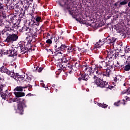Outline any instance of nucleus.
I'll use <instances>...</instances> for the list:
<instances>
[{"label":"nucleus","mask_w":130,"mask_h":130,"mask_svg":"<svg viewBox=\"0 0 130 130\" xmlns=\"http://www.w3.org/2000/svg\"><path fill=\"white\" fill-rule=\"evenodd\" d=\"M6 15L4 14L3 15H0V26L3 27L4 25L6 26L4 28V35H9L8 37L6 38L5 40V42H7L9 44L14 43L15 41H18V38L19 36L16 34H11V32L13 31H17L19 29V25H17V23H13V21H10L9 20H5L4 22L5 19H6Z\"/></svg>","instance_id":"f257e3e1"},{"label":"nucleus","mask_w":130,"mask_h":130,"mask_svg":"<svg viewBox=\"0 0 130 130\" xmlns=\"http://www.w3.org/2000/svg\"><path fill=\"white\" fill-rule=\"evenodd\" d=\"M14 94L17 98L14 99L13 100V98H10V100L11 101L18 103L17 112H18L20 115H23L24 114V108H27V105L26 104L25 99H21L20 97H24L25 93L24 92L15 91Z\"/></svg>","instance_id":"f03ea898"},{"label":"nucleus","mask_w":130,"mask_h":130,"mask_svg":"<svg viewBox=\"0 0 130 130\" xmlns=\"http://www.w3.org/2000/svg\"><path fill=\"white\" fill-rule=\"evenodd\" d=\"M19 52L20 53H27L28 52V48L25 46L24 44H18L17 47L14 48L11 47L9 50H2V54H9V56H16L19 54ZM23 52V53H22Z\"/></svg>","instance_id":"7ed1b4c3"},{"label":"nucleus","mask_w":130,"mask_h":130,"mask_svg":"<svg viewBox=\"0 0 130 130\" xmlns=\"http://www.w3.org/2000/svg\"><path fill=\"white\" fill-rule=\"evenodd\" d=\"M59 6L63 8L65 13L69 12L70 15L72 16L74 19H76V21L82 23V24H85L83 20H79L77 18V16L75 14V12L73 11V2L71 0H59L58 2Z\"/></svg>","instance_id":"20e7f679"},{"label":"nucleus","mask_w":130,"mask_h":130,"mask_svg":"<svg viewBox=\"0 0 130 130\" xmlns=\"http://www.w3.org/2000/svg\"><path fill=\"white\" fill-rule=\"evenodd\" d=\"M0 94L2 98L6 100L9 99V97H11L12 93L9 91L6 85L0 83Z\"/></svg>","instance_id":"39448f33"},{"label":"nucleus","mask_w":130,"mask_h":130,"mask_svg":"<svg viewBox=\"0 0 130 130\" xmlns=\"http://www.w3.org/2000/svg\"><path fill=\"white\" fill-rule=\"evenodd\" d=\"M94 82L98 87L100 88H109V84L108 82L104 80L102 77H98L97 78L93 79Z\"/></svg>","instance_id":"423d86ee"},{"label":"nucleus","mask_w":130,"mask_h":130,"mask_svg":"<svg viewBox=\"0 0 130 130\" xmlns=\"http://www.w3.org/2000/svg\"><path fill=\"white\" fill-rule=\"evenodd\" d=\"M107 56L106 59H116V58L119 55V51H117L115 50H110L107 51Z\"/></svg>","instance_id":"0eeeda50"},{"label":"nucleus","mask_w":130,"mask_h":130,"mask_svg":"<svg viewBox=\"0 0 130 130\" xmlns=\"http://www.w3.org/2000/svg\"><path fill=\"white\" fill-rule=\"evenodd\" d=\"M11 78H13L15 81H17V82H19L20 83H22V82H25V81H26L25 79V75H19V73H15L14 72L13 74H12Z\"/></svg>","instance_id":"6e6552de"},{"label":"nucleus","mask_w":130,"mask_h":130,"mask_svg":"<svg viewBox=\"0 0 130 130\" xmlns=\"http://www.w3.org/2000/svg\"><path fill=\"white\" fill-rule=\"evenodd\" d=\"M92 73L95 75H93L92 77L93 79L102 77V71L101 70L97 69V66L95 64H94Z\"/></svg>","instance_id":"1a4fd4ad"},{"label":"nucleus","mask_w":130,"mask_h":130,"mask_svg":"<svg viewBox=\"0 0 130 130\" xmlns=\"http://www.w3.org/2000/svg\"><path fill=\"white\" fill-rule=\"evenodd\" d=\"M64 48H66V45L62 44L59 41L56 42L55 45H54L55 52H58V51L64 52Z\"/></svg>","instance_id":"9d476101"},{"label":"nucleus","mask_w":130,"mask_h":130,"mask_svg":"<svg viewBox=\"0 0 130 130\" xmlns=\"http://www.w3.org/2000/svg\"><path fill=\"white\" fill-rule=\"evenodd\" d=\"M117 40V38H115V37H111L110 36H109L107 38H105L104 41H105L107 44H109L110 45H114Z\"/></svg>","instance_id":"9b49d317"},{"label":"nucleus","mask_w":130,"mask_h":130,"mask_svg":"<svg viewBox=\"0 0 130 130\" xmlns=\"http://www.w3.org/2000/svg\"><path fill=\"white\" fill-rule=\"evenodd\" d=\"M111 73H112V71L111 70L108 69V68L105 70L103 72H102V77L103 79L107 80L108 78H110Z\"/></svg>","instance_id":"f8f14e48"},{"label":"nucleus","mask_w":130,"mask_h":130,"mask_svg":"<svg viewBox=\"0 0 130 130\" xmlns=\"http://www.w3.org/2000/svg\"><path fill=\"white\" fill-rule=\"evenodd\" d=\"M107 62H106V66L109 70L113 69V66H114V59H106Z\"/></svg>","instance_id":"ddd939ff"},{"label":"nucleus","mask_w":130,"mask_h":130,"mask_svg":"<svg viewBox=\"0 0 130 130\" xmlns=\"http://www.w3.org/2000/svg\"><path fill=\"white\" fill-rule=\"evenodd\" d=\"M27 33L29 36L34 37V38L37 37V30L33 28H31L28 27Z\"/></svg>","instance_id":"4468645a"},{"label":"nucleus","mask_w":130,"mask_h":130,"mask_svg":"<svg viewBox=\"0 0 130 130\" xmlns=\"http://www.w3.org/2000/svg\"><path fill=\"white\" fill-rule=\"evenodd\" d=\"M0 72H1V73H5V74H7V75H8V76H10V77H12V74H13V75L14 73V72L10 71V70L7 69V68H6V67L5 66H2L0 68Z\"/></svg>","instance_id":"2eb2a0df"},{"label":"nucleus","mask_w":130,"mask_h":130,"mask_svg":"<svg viewBox=\"0 0 130 130\" xmlns=\"http://www.w3.org/2000/svg\"><path fill=\"white\" fill-rule=\"evenodd\" d=\"M91 74H88V73H86L85 74H82L81 75V77H79L78 78V80L79 81H82L83 80V81H88L91 77Z\"/></svg>","instance_id":"dca6fc26"},{"label":"nucleus","mask_w":130,"mask_h":130,"mask_svg":"<svg viewBox=\"0 0 130 130\" xmlns=\"http://www.w3.org/2000/svg\"><path fill=\"white\" fill-rule=\"evenodd\" d=\"M32 18H33V20L35 21L36 25L37 26H39L40 23L43 22V20L41 19V17L40 16H37L35 17L32 16Z\"/></svg>","instance_id":"f3484780"},{"label":"nucleus","mask_w":130,"mask_h":130,"mask_svg":"<svg viewBox=\"0 0 130 130\" xmlns=\"http://www.w3.org/2000/svg\"><path fill=\"white\" fill-rule=\"evenodd\" d=\"M21 2V4L23 5L25 10H27L29 8V6H30V3L28 0H19V3Z\"/></svg>","instance_id":"a211bd4d"},{"label":"nucleus","mask_w":130,"mask_h":130,"mask_svg":"<svg viewBox=\"0 0 130 130\" xmlns=\"http://www.w3.org/2000/svg\"><path fill=\"white\" fill-rule=\"evenodd\" d=\"M105 40V39H103L102 40H100L99 41L94 45L95 48H100L102 45L106 43V42L104 41Z\"/></svg>","instance_id":"6ab92c4d"},{"label":"nucleus","mask_w":130,"mask_h":130,"mask_svg":"<svg viewBox=\"0 0 130 130\" xmlns=\"http://www.w3.org/2000/svg\"><path fill=\"white\" fill-rule=\"evenodd\" d=\"M94 67H95L94 64H92L91 66H87V67L86 70V74H88L89 75H91V73H92L93 69H94Z\"/></svg>","instance_id":"aec40b11"},{"label":"nucleus","mask_w":130,"mask_h":130,"mask_svg":"<svg viewBox=\"0 0 130 130\" xmlns=\"http://www.w3.org/2000/svg\"><path fill=\"white\" fill-rule=\"evenodd\" d=\"M25 16V11L23 9H21L20 12V14L18 15V21L21 22L22 20H23V18H24V16Z\"/></svg>","instance_id":"412c9836"},{"label":"nucleus","mask_w":130,"mask_h":130,"mask_svg":"<svg viewBox=\"0 0 130 130\" xmlns=\"http://www.w3.org/2000/svg\"><path fill=\"white\" fill-rule=\"evenodd\" d=\"M5 8V12L6 11H11L12 10H14V6H13L12 4H9L6 5V6H4Z\"/></svg>","instance_id":"4be33fe9"},{"label":"nucleus","mask_w":130,"mask_h":130,"mask_svg":"<svg viewBox=\"0 0 130 130\" xmlns=\"http://www.w3.org/2000/svg\"><path fill=\"white\" fill-rule=\"evenodd\" d=\"M27 86H17L14 89V91H17L19 92H23V89H26Z\"/></svg>","instance_id":"5701e85b"},{"label":"nucleus","mask_w":130,"mask_h":130,"mask_svg":"<svg viewBox=\"0 0 130 130\" xmlns=\"http://www.w3.org/2000/svg\"><path fill=\"white\" fill-rule=\"evenodd\" d=\"M121 67H123V71L125 72H128L130 71V64L127 63L125 66L122 65Z\"/></svg>","instance_id":"b1692460"},{"label":"nucleus","mask_w":130,"mask_h":130,"mask_svg":"<svg viewBox=\"0 0 130 130\" xmlns=\"http://www.w3.org/2000/svg\"><path fill=\"white\" fill-rule=\"evenodd\" d=\"M67 51L68 54H70L71 52H73V48L71 46H68L65 45L64 52Z\"/></svg>","instance_id":"393cba45"},{"label":"nucleus","mask_w":130,"mask_h":130,"mask_svg":"<svg viewBox=\"0 0 130 130\" xmlns=\"http://www.w3.org/2000/svg\"><path fill=\"white\" fill-rule=\"evenodd\" d=\"M35 25H36V21H34L33 18H31V21L28 23V26L29 27H33Z\"/></svg>","instance_id":"a878e982"},{"label":"nucleus","mask_w":130,"mask_h":130,"mask_svg":"<svg viewBox=\"0 0 130 130\" xmlns=\"http://www.w3.org/2000/svg\"><path fill=\"white\" fill-rule=\"evenodd\" d=\"M62 68L66 69V70H69V69L70 70H72V69L73 68V66L72 64H69L68 62V64H63Z\"/></svg>","instance_id":"bb28decb"},{"label":"nucleus","mask_w":130,"mask_h":130,"mask_svg":"<svg viewBox=\"0 0 130 130\" xmlns=\"http://www.w3.org/2000/svg\"><path fill=\"white\" fill-rule=\"evenodd\" d=\"M69 62V60L67 59V58L66 56H63L62 57V63L61 64V66L62 68V64H67Z\"/></svg>","instance_id":"cd10ccee"},{"label":"nucleus","mask_w":130,"mask_h":130,"mask_svg":"<svg viewBox=\"0 0 130 130\" xmlns=\"http://www.w3.org/2000/svg\"><path fill=\"white\" fill-rule=\"evenodd\" d=\"M28 27L26 26H23L20 29H19V31L21 33H23V32H27L28 31Z\"/></svg>","instance_id":"c85d7f7f"},{"label":"nucleus","mask_w":130,"mask_h":130,"mask_svg":"<svg viewBox=\"0 0 130 130\" xmlns=\"http://www.w3.org/2000/svg\"><path fill=\"white\" fill-rule=\"evenodd\" d=\"M33 38H34V37H31V36H29L28 38H27V44H31V43L32 42V40H33Z\"/></svg>","instance_id":"c756f323"},{"label":"nucleus","mask_w":130,"mask_h":130,"mask_svg":"<svg viewBox=\"0 0 130 130\" xmlns=\"http://www.w3.org/2000/svg\"><path fill=\"white\" fill-rule=\"evenodd\" d=\"M126 4H127V1H126V0H124L123 1L119 3L118 8H120V7H121V6H124V5H126Z\"/></svg>","instance_id":"7c9ffc66"},{"label":"nucleus","mask_w":130,"mask_h":130,"mask_svg":"<svg viewBox=\"0 0 130 130\" xmlns=\"http://www.w3.org/2000/svg\"><path fill=\"white\" fill-rule=\"evenodd\" d=\"M114 82H117V83L120 82L121 81V77L120 76H116V77L114 78Z\"/></svg>","instance_id":"2f4dec72"},{"label":"nucleus","mask_w":130,"mask_h":130,"mask_svg":"<svg viewBox=\"0 0 130 130\" xmlns=\"http://www.w3.org/2000/svg\"><path fill=\"white\" fill-rule=\"evenodd\" d=\"M2 34L3 37H9V36H10L9 35H5V32H4V29H3L1 31H0V40H1V38H2V37H1Z\"/></svg>","instance_id":"473e14b6"},{"label":"nucleus","mask_w":130,"mask_h":130,"mask_svg":"<svg viewBox=\"0 0 130 130\" xmlns=\"http://www.w3.org/2000/svg\"><path fill=\"white\" fill-rule=\"evenodd\" d=\"M124 51L125 53H130V48L129 47L126 46L124 49Z\"/></svg>","instance_id":"72a5a7b5"},{"label":"nucleus","mask_w":130,"mask_h":130,"mask_svg":"<svg viewBox=\"0 0 130 130\" xmlns=\"http://www.w3.org/2000/svg\"><path fill=\"white\" fill-rule=\"evenodd\" d=\"M123 46V44L121 43L117 45V48L118 50H120V51H121V49H122Z\"/></svg>","instance_id":"f704fd0d"},{"label":"nucleus","mask_w":130,"mask_h":130,"mask_svg":"<svg viewBox=\"0 0 130 130\" xmlns=\"http://www.w3.org/2000/svg\"><path fill=\"white\" fill-rule=\"evenodd\" d=\"M0 10H2L3 13L5 12V6H4V4L2 1H0Z\"/></svg>","instance_id":"c9c22d12"},{"label":"nucleus","mask_w":130,"mask_h":130,"mask_svg":"<svg viewBox=\"0 0 130 130\" xmlns=\"http://www.w3.org/2000/svg\"><path fill=\"white\" fill-rule=\"evenodd\" d=\"M87 67H88L87 64L82 66L81 67L82 71H83L84 73H86V70H87Z\"/></svg>","instance_id":"e433bc0d"},{"label":"nucleus","mask_w":130,"mask_h":130,"mask_svg":"<svg viewBox=\"0 0 130 130\" xmlns=\"http://www.w3.org/2000/svg\"><path fill=\"white\" fill-rule=\"evenodd\" d=\"M53 38V37H51L50 39L47 40L46 41V43L47 44H52V41L51 40V39H52Z\"/></svg>","instance_id":"4c0bfd02"},{"label":"nucleus","mask_w":130,"mask_h":130,"mask_svg":"<svg viewBox=\"0 0 130 130\" xmlns=\"http://www.w3.org/2000/svg\"><path fill=\"white\" fill-rule=\"evenodd\" d=\"M5 3L6 4V6H7L8 5H12V0H5Z\"/></svg>","instance_id":"58836bf2"},{"label":"nucleus","mask_w":130,"mask_h":130,"mask_svg":"<svg viewBox=\"0 0 130 130\" xmlns=\"http://www.w3.org/2000/svg\"><path fill=\"white\" fill-rule=\"evenodd\" d=\"M122 94H130V88H128L126 90H124Z\"/></svg>","instance_id":"ea45409f"},{"label":"nucleus","mask_w":130,"mask_h":130,"mask_svg":"<svg viewBox=\"0 0 130 130\" xmlns=\"http://www.w3.org/2000/svg\"><path fill=\"white\" fill-rule=\"evenodd\" d=\"M120 67V65H119V62L117 61L116 64H115L114 67L115 69H118V70H119V67Z\"/></svg>","instance_id":"a19ab883"},{"label":"nucleus","mask_w":130,"mask_h":130,"mask_svg":"<svg viewBox=\"0 0 130 130\" xmlns=\"http://www.w3.org/2000/svg\"><path fill=\"white\" fill-rule=\"evenodd\" d=\"M114 105H115V106H117V107L119 106V105H120V100L118 101V102H115Z\"/></svg>","instance_id":"79ce46f5"},{"label":"nucleus","mask_w":130,"mask_h":130,"mask_svg":"<svg viewBox=\"0 0 130 130\" xmlns=\"http://www.w3.org/2000/svg\"><path fill=\"white\" fill-rule=\"evenodd\" d=\"M25 87H28L29 91H32V85L28 84L27 86H25Z\"/></svg>","instance_id":"37998d69"},{"label":"nucleus","mask_w":130,"mask_h":130,"mask_svg":"<svg viewBox=\"0 0 130 130\" xmlns=\"http://www.w3.org/2000/svg\"><path fill=\"white\" fill-rule=\"evenodd\" d=\"M75 66V67H80V61H77V62H76Z\"/></svg>","instance_id":"c03bdc74"},{"label":"nucleus","mask_w":130,"mask_h":130,"mask_svg":"<svg viewBox=\"0 0 130 130\" xmlns=\"http://www.w3.org/2000/svg\"><path fill=\"white\" fill-rule=\"evenodd\" d=\"M107 106H108L107 105H106V104H105L104 103H103L102 107V108H107Z\"/></svg>","instance_id":"a18cd8bd"},{"label":"nucleus","mask_w":130,"mask_h":130,"mask_svg":"<svg viewBox=\"0 0 130 130\" xmlns=\"http://www.w3.org/2000/svg\"><path fill=\"white\" fill-rule=\"evenodd\" d=\"M42 70H43V68H42V67H40V68H39V69L38 70V73H41V72L42 71Z\"/></svg>","instance_id":"49530a36"},{"label":"nucleus","mask_w":130,"mask_h":130,"mask_svg":"<svg viewBox=\"0 0 130 130\" xmlns=\"http://www.w3.org/2000/svg\"><path fill=\"white\" fill-rule=\"evenodd\" d=\"M118 4H119V2H116V3H115L114 4V6H115V7H116V8H118V7H119V5H118Z\"/></svg>","instance_id":"de8ad7c7"},{"label":"nucleus","mask_w":130,"mask_h":130,"mask_svg":"<svg viewBox=\"0 0 130 130\" xmlns=\"http://www.w3.org/2000/svg\"><path fill=\"white\" fill-rule=\"evenodd\" d=\"M80 53H83V52H85V49L84 48L80 49Z\"/></svg>","instance_id":"09e8293b"},{"label":"nucleus","mask_w":130,"mask_h":130,"mask_svg":"<svg viewBox=\"0 0 130 130\" xmlns=\"http://www.w3.org/2000/svg\"><path fill=\"white\" fill-rule=\"evenodd\" d=\"M58 63H61H61H62V58H59L58 59Z\"/></svg>","instance_id":"8fccbe9b"},{"label":"nucleus","mask_w":130,"mask_h":130,"mask_svg":"<svg viewBox=\"0 0 130 130\" xmlns=\"http://www.w3.org/2000/svg\"><path fill=\"white\" fill-rule=\"evenodd\" d=\"M127 63H128V64H130V56H129L128 57L127 59Z\"/></svg>","instance_id":"3c124183"},{"label":"nucleus","mask_w":130,"mask_h":130,"mask_svg":"<svg viewBox=\"0 0 130 130\" xmlns=\"http://www.w3.org/2000/svg\"><path fill=\"white\" fill-rule=\"evenodd\" d=\"M96 69L98 70H101H101L102 69V67L101 66H96Z\"/></svg>","instance_id":"603ef678"},{"label":"nucleus","mask_w":130,"mask_h":130,"mask_svg":"<svg viewBox=\"0 0 130 130\" xmlns=\"http://www.w3.org/2000/svg\"><path fill=\"white\" fill-rule=\"evenodd\" d=\"M41 85L43 87V88H47V89H48V87H46L45 84L44 83H41Z\"/></svg>","instance_id":"864d4df0"},{"label":"nucleus","mask_w":130,"mask_h":130,"mask_svg":"<svg viewBox=\"0 0 130 130\" xmlns=\"http://www.w3.org/2000/svg\"><path fill=\"white\" fill-rule=\"evenodd\" d=\"M13 19V20H18V19H17V16L16 15H14L13 17H12Z\"/></svg>","instance_id":"5fc2aeb1"},{"label":"nucleus","mask_w":130,"mask_h":130,"mask_svg":"<svg viewBox=\"0 0 130 130\" xmlns=\"http://www.w3.org/2000/svg\"><path fill=\"white\" fill-rule=\"evenodd\" d=\"M26 79L28 80V82H29V81H31V78H30L28 76L26 77Z\"/></svg>","instance_id":"6e6d98bb"},{"label":"nucleus","mask_w":130,"mask_h":130,"mask_svg":"<svg viewBox=\"0 0 130 130\" xmlns=\"http://www.w3.org/2000/svg\"><path fill=\"white\" fill-rule=\"evenodd\" d=\"M102 104H101V103H98V105L99 106H100V107H102Z\"/></svg>","instance_id":"4d7b16f0"},{"label":"nucleus","mask_w":130,"mask_h":130,"mask_svg":"<svg viewBox=\"0 0 130 130\" xmlns=\"http://www.w3.org/2000/svg\"><path fill=\"white\" fill-rule=\"evenodd\" d=\"M122 101L123 102V105H125V100H122Z\"/></svg>","instance_id":"13d9d810"},{"label":"nucleus","mask_w":130,"mask_h":130,"mask_svg":"<svg viewBox=\"0 0 130 130\" xmlns=\"http://www.w3.org/2000/svg\"><path fill=\"white\" fill-rule=\"evenodd\" d=\"M77 50V49H76V48H72V51H76Z\"/></svg>","instance_id":"bf43d9fd"},{"label":"nucleus","mask_w":130,"mask_h":130,"mask_svg":"<svg viewBox=\"0 0 130 130\" xmlns=\"http://www.w3.org/2000/svg\"><path fill=\"white\" fill-rule=\"evenodd\" d=\"M47 36L48 37V36H50V34H49L48 33V34H47Z\"/></svg>","instance_id":"052dcab7"},{"label":"nucleus","mask_w":130,"mask_h":130,"mask_svg":"<svg viewBox=\"0 0 130 130\" xmlns=\"http://www.w3.org/2000/svg\"><path fill=\"white\" fill-rule=\"evenodd\" d=\"M128 7H130V2L128 3Z\"/></svg>","instance_id":"680f3d73"},{"label":"nucleus","mask_w":130,"mask_h":130,"mask_svg":"<svg viewBox=\"0 0 130 130\" xmlns=\"http://www.w3.org/2000/svg\"><path fill=\"white\" fill-rule=\"evenodd\" d=\"M77 48H78V50L79 51H80V49H81V48H80L79 47H77Z\"/></svg>","instance_id":"e2e57ef3"},{"label":"nucleus","mask_w":130,"mask_h":130,"mask_svg":"<svg viewBox=\"0 0 130 130\" xmlns=\"http://www.w3.org/2000/svg\"><path fill=\"white\" fill-rule=\"evenodd\" d=\"M123 56H124V54L121 55V57H123Z\"/></svg>","instance_id":"0e129e2a"},{"label":"nucleus","mask_w":130,"mask_h":130,"mask_svg":"<svg viewBox=\"0 0 130 130\" xmlns=\"http://www.w3.org/2000/svg\"><path fill=\"white\" fill-rule=\"evenodd\" d=\"M57 53H60V54H62V53H61V52H58Z\"/></svg>","instance_id":"69168bd1"},{"label":"nucleus","mask_w":130,"mask_h":130,"mask_svg":"<svg viewBox=\"0 0 130 130\" xmlns=\"http://www.w3.org/2000/svg\"><path fill=\"white\" fill-rule=\"evenodd\" d=\"M50 51H51V52H52V51H53V50H49Z\"/></svg>","instance_id":"338daca9"},{"label":"nucleus","mask_w":130,"mask_h":130,"mask_svg":"<svg viewBox=\"0 0 130 130\" xmlns=\"http://www.w3.org/2000/svg\"><path fill=\"white\" fill-rule=\"evenodd\" d=\"M55 92H56V93H57V89H55Z\"/></svg>","instance_id":"774afa93"}]
</instances>
